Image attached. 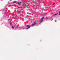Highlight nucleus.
<instances>
[{
    "label": "nucleus",
    "instance_id": "nucleus-1",
    "mask_svg": "<svg viewBox=\"0 0 60 60\" xmlns=\"http://www.w3.org/2000/svg\"><path fill=\"white\" fill-rule=\"evenodd\" d=\"M30 26L29 25H27L26 27V29H29V28H30Z\"/></svg>",
    "mask_w": 60,
    "mask_h": 60
},
{
    "label": "nucleus",
    "instance_id": "nucleus-2",
    "mask_svg": "<svg viewBox=\"0 0 60 60\" xmlns=\"http://www.w3.org/2000/svg\"><path fill=\"white\" fill-rule=\"evenodd\" d=\"M36 24V23L34 22V23H33L32 24L31 26H34V25H35Z\"/></svg>",
    "mask_w": 60,
    "mask_h": 60
},
{
    "label": "nucleus",
    "instance_id": "nucleus-3",
    "mask_svg": "<svg viewBox=\"0 0 60 60\" xmlns=\"http://www.w3.org/2000/svg\"><path fill=\"white\" fill-rule=\"evenodd\" d=\"M43 19H44V17L42 18V19H41V20L40 22V23L42 22V21H43Z\"/></svg>",
    "mask_w": 60,
    "mask_h": 60
},
{
    "label": "nucleus",
    "instance_id": "nucleus-4",
    "mask_svg": "<svg viewBox=\"0 0 60 60\" xmlns=\"http://www.w3.org/2000/svg\"><path fill=\"white\" fill-rule=\"evenodd\" d=\"M18 4H19L20 5V4H21V2H18L17 3Z\"/></svg>",
    "mask_w": 60,
    "mask_h": 60
},
{
    "label": "nucleus",
    "instance_id": "nucleus-5",
    "mask_svg": "<svg viewBox=\"0 0 60 60\" xmlns=\"http://www.w3.org/2000/svg\"><path fill=\"white\" fill-rule=\"evenodd\" d=\"M16 2H17V1H14L13 2V4H14V3H16Z\"/></svg>",
    "mask_w": 60,
    "mask_h": 60
},
{
    "label": "nucleus",
    "instance_id": "nucleus-6",
    "mask_svg": "<svg viewBox=\"0 0 60 60\" xmlns=\"http://www.w3.org/2000/svg\"><path fill=\"white\" fill-rule=\"evenodd\" d=\"M57 14H55L54 15H57Z\"/></svg>",
    "mask_w": 60,
    "mask_h": 60
},
{
    "label": "nucleus",
    "instance_id": "nucleus-7",
    "mask_svg": "<svg viewBox=\"0 0 60 60\" xmlns=\"http://www.w3.org/2000/svg\"><path fill=\"white\" fill-rule=\"evenodd\" d=\"M12 28H13V29L14 28V27L13 28V26H12Z\"/></svg>",
    "mask_w": 60,
    "mask_h": 60
},
{
    "label": "nucleus",
    "instance_id": "nucleus-8",
    "mask_svg": "<svg viewBox=\"0 0 60 60\" xmlns=\"http://www.w3.org/2000/svg\"><path fill=\"white\" fill-rule=\"evenodd\" d=\"M55 4V3H53V4Z\"/></svg>",
    "mask_w": 60,
    "mask_h": 60
},
{
    "label": "nucleus",
    "instance_id": "nucleus-9",
    "mask_svg": "<svg viewBox=\"0 0 60 60\" xmlns=\"http://www.w3.org/2000/svg\"><path fill=\"white\" fill-rule=\"evenodd\" d=\"M59 15H60V13L59 14Z\"/></svg>",
    "mask_w": 60,
    "mask_h": 60
},
{
    "label": "nucleus",
    "instance_id": "nucleus-10",
    "mask_svg": "<svg viewBox=\"0 0 60 60\" xmlns=\"http://www.w3.org/2000/svg\"><path fill=\"white\" fill-rule=\"evenodd\" d=\"M46 19H48V18H47V17H46Z\"/></svg>",
    "mask_w": 60,
    "mask_h": 60
},
{
    "label": "nucleus",
    "instance_id": "nucleus-11",
    "mask_svg": "<svg viewBox=\"0 0 60 60\" xmlns=\"http://www.w3.org/2000/svg\"><path fill=\"white\" fill-rule=\"evenodd\" d=\"M53 19H52V20H53Z\"/></svg>",
    "mask_w": 60,
    "mask_h": 60
},
{
    "label": "nucleus",
    "instance_id": "nucleus-12",
    "mask_svg": "<svg viewBox=\"0 0 60 60\" xmlns=\"http://www.w3.org/2000/svg\"><path fill=\"white\" fill-rule=\"evenodd\" d=\"M10 24V25H11V24Z\"/></svg>",
    "mask_w": 60,
    "mask_h": 60
},
{
    "label": "nucleus",
    "instance_id": "nucleus-13",
    "mask_svg": "<svg viewBox=\"0 0 60 60\" xmlns=\"http://www.w3.org/2000/svg\"><path fill=\"white\" fill-rule=\"evenodd\" d=\"M11 0H10V1H11Z\"/></svg>",
    "mask_w": 60,
    "mask_h": 60
},
{
    "label": "nucleus",
    "instance_id": "nucleus-14",
    "mask_svg": "<svg viewBox=\"0 0 60 60\" xmlns=\"http://www.w3.org/2000/svg\"><path fill=\"white\" fill-rule=\"evenodd\" d=\"M23 29H24V28H23Z\"/></svg>",
    "mask_w": 60,
    "mask_h": 60
}]
</instances>
